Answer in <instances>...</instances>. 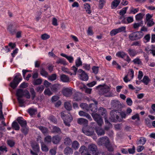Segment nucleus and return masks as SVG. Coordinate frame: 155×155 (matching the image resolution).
<instances>
[{
	"instance_id": "obj_1",
	"label": "nucleus",
	"mask_w": 155,
	"mask_h": 155,
	"mask_svg": "<svg viewBox=\"0 0 155 155\" xmlns=\"http://www.w3.org/2000/svg\"><path fill=\"white\" fill-rule=\"evenodd\" d=\"M68 112L63 111L61 113V117L63 120L66 126L69 127L70 123L72 120V117L71 115H68Z\"/></svg>"
},
{
	"instance_id": "obj_2",
	"label": "nucleus",
	"mask_w": 155,
	"mask_h": 155,
	"mask_svg": "<svg viewBox=\"0 0 155 155\" xmlns=\"http://www.w3.org/2000/svg\"><path fill=\"white\" fill-rule=\"evenodd\" d=\"M117 113H118V112L116 110H112L111 111V117L110 119L111 121L116 122L117 121L120 122L122 121V119L117 114Z\"/></svg>"
},
{
	"instance_id": "obj_3",
	"label": "nucleus",
	"mask_w": 155,
	"mask_h": 155,
	"mask_svg": "<svg viewBox=\"0 0 155 155\" xmlns=\"http://www.w3.org/2000/svg\"><path fill=\"white\" fill-rule=\"evenodd\" d=\"M21 76V74L19 73L15 76L13 81L10 84V86L12 88L15 89L17 86L19 82L22 79Z\"/></svg>"
},
{
	"instance_id": "obj_4",
	"label": "nucleus",
	"mask_w": 155,
	"mask_h": 155,
	"mask_svg": "<svg viewBox=\"0 0 155 155\" xmlns=\"http://www.w3.org/2000/svg\"><path fill=\"white\" fill-rule=\"evenodd\" d=\"M110 141L109 139L107 137H104L98 139L97 144L100 146H107L110 144Z\"/></svg>"
},
{
	"instance_id": "obj_5",
	"label": "nucleus",
	"mask_w": 155,
	"mask_h": 155,
	"mask_svg": "<svg viewBox=\"0 0 155 155\" xmlns=\"http://www.w3.org/2000/svg\"><path fill=\"white\" fill-rule=\"evenodd\" d=\"M116 55L118 57L121 58L129 63L131 61V59L129 56L125 52L123 51H120L117 52Z\"/></svg>"
},
{
	"instance_id": "obj_6",
	"label": "nucleus",
	"mask_w": 155,
	"mask_h": 155,
	"mask_svg": "<svg viewBox=\"0 0 155 155\" xmlns=\"http://www.w3.org/2000/svg\"><path fill=\"white\" fill-rule=\"evenodd\" d=\"M78 74L79 75V78L81 80L83 81H87L88 79L87 74L81 69H79L78 71Z\"/></svg>"
},
{
	"instance_id": "obj_7",
	"label": "nucleus",
	"mask_w": 155,
	"mask_h": 155,
	"mask_svg": "<svg viewBox=\"0 0 155 155\" xmlns=\"http://www.w3.org/2000/svg\"><path fill=\"white\" fill-rule=\"evenodd\" d=\"M129 72L127 75H126L124 78V81L127 83L130 81L134 77V71L132 69H130Z\"/></svg>"
},
{
	"instance_id": "obj_8",
	"label": "nucleus",
	"mask_w": 155,
	"mask_h": 155,
	"mask_svg": "<svg viewBox=\"0 0 155 155\" xmlns=\"http://www.w3.org/2000/svg\"><path fill=\"white\" fill-rule=\"evenodd\" d=\"M91 115L94 119V120L97 122V124L99 126H101L103 124V121L101 116L99 114L97 113L91 114Z\"/></svg>"
},
{
	"instance_id": "obj_9",
	"label": "nucleus",
	"mask_w": 155,
	"mask_h": 155,
	"mask_svg": "<svg viewBox=\"0 0 155 155\" xmlns=\"http://www.w3.org/2000/svg\"><path fill=\"white\" fill-rule=\"evenodd\" d=\"M82 131L86 135L89 136L92 135L94 134L93 129L91 127H83L82 129Z\"/></svg>"
},
{
	"instance_id": "obj_10",
	"label": "nucleus",
	"mask_w": 155,
	"mask_h": 155,
	"mask_svg": "<svg viewBox=\"0 0 155 155\" xmlns=\"http://www.w3.org/2000/svg\"><path fill=\"white\" fill-rule=\"evenodd\" d=\"M94 104H91L89 105L90 110L93 112H96L97 110V105L98 104L97 102L94 100H93Z\"/></svg>"
},
{
	"instance_id": "obj_11",
	"label": "nucleus",
	"mask_w": 155,
	"mask_h": 155,
	"mask_svg": "<svg viewBox=\"0 0 155 155\" xmlns=\"http://www.w3.org/2000/svg\"><path fill=\"white\" fill-rule=\"evenodd\" d=\"M62 92L63 95L66 97H69L72 94V91L71 89L68 87L64 89Z\"/></svg>"
},
{
	"instance_id": "obj_12",
	"label": "nucleus",
	"mask_w": 155,
	"mask_h": 155,
	"mask_svg": "<svg viewBox=\"0 0 155 155\" xmlns=\"http://www.w3.org/2000/svg\"><path fill=\"white\" fill-rule=\"evenodd\" d=\"M110 89L109 87H103L101 89V92L103 94H105L104 95L107 97H111L112 96L111 93L109 92L108 94H106L108 93L110 91Z\"/></svg>"
},
{
	"instance_id": "obj_13",
	"label": "nucleus",
	"mask_w": 155,
	"mask_h": 155,
	"mask_svg": "<svg viewBox=\"0 0 155 155\" xmlns=\"http://www.w3.org/2000/svg\"><path fill=\"white\" fill-rule=\"evenodd\" d=\"M112 106L114 108L117 110H120L121 107V104L119 101L116 100H113L112 101Z\"/></svg>"
},
{
	"instance_id": "obj_14",
	"label": "nucleus",
	"mask_w": 155,
	"mask_h": 155,
	"mask_svg": "<svg viewBox=\"0 0 155 155\" xmlns=\"http://www.w3.org/2000/svg\"><path fill=\"white\" fill-rule=\"evenodd\" d=\"M127 52L131 57H135L138 53L137 51L131 48H129L127 50Z\"/></svg>"
},
{
	"instance_id": "obj_15",
	"label": "nucleus",
	"mask_w": 155,
	"mask_h": 155,
	"mask_svg": "<svg viewBox=\"0 0 155 155\" xmlns=\"http://www.w3.org/2000/svg\"><path fill=\"white\" fill-rule=\"evenodd\" d=\"M17 120L21 127L27 125L26 121L21 117L17 118Z\"/></svg>"
},
{
	"instance_id": "obj_16",
	"label": "nucleus",
	"mask_w": 155,
	"mask_h": 155,
	"mask_svg": "<svg viewBox=\"0 0 155 155\" xmlns=\"http://www.w3.org/2000/svg\"><path fill=\"white\" fill-rule=\"evenodd\" d=\"M2 103L0 101V120H2V124L3 125V126H5L6 124L4 121V117L2 114Z\"/></svg>"
},
{
	"instance_id": "obj_17",
	"label": "nucleus",
	"mask_w": 155,
	"mask_h": 155,
	"mask_svg": "<svg viewBox=\"0 0 155 155\" xmlns=\"http://www.w3.org/2000/svg\"><path fill=\"white\" fill-rule=\"evenodd\" d=\"M88 149L89 151H91L93 154L97 150V148L95 144H91L89 146Z\"/></svg>"
},
{
	"instance_id": "obj_18",
	"label": "nucleus",
	"mask_w": 155,
	"mask_h": 155,
	"mask_svg": "<svg viewBox=\"0 0 155 155\" xmlns=\"http://www.w3.org/2000/svg\"><path fill=\"white\" fill-rule=\"evenodd\" d=\"M78 123L80 124L87 125L88 124V121L84 118H80L78 120Z\"/></svg>"
},
{
	"instance_id": "obj_19",
	"label": "nucleus",
	"mask_w": 155,
	"mask_h": 155,
	"mask_svg": "<svg viewBox=\"0 0 155 155\" xmlns=\"http://www.w3.org/2000/svg\"><path fill=\"white\" fill-rule=\"evenodd\" d=\"M60 78L61 81L64 82H68L69 81V78L67 76L62 74L60 75Z\"/></svg>"
},
{
	"instance_id": "obj_20",
	"label": "nucleus",
	"mask_w": 155,
	"mask_h": 155,
	"mask_svg": "<svg viewBox=\"0 0 155 155\" xmlns=\"http://www.w3.org/2000/svg\"><path fill=\"white\" fill-rule=\"evenodd\" d=\"M60 55L61 56L66 58L70 63L73 62L74 61V58L71 56H68L64 53H61Z\"/></svg>"
},
{
	"instance_id": "obj_21",
	"label": "nucleus",
	"mask_w": 155,
	"mask_h": 155,
	"mask_svg": "<svg viewBox=\"0 0 155 155\" xmlns=\"http://www.w3.org/2000/svg\"><path fill=\"white\" fill-rule=\"evenodd\" d=\"M146 51L152 54L153 56H155V46L152 45L150 48H148V49H146Z\"/></svg>"
},
{
	"instance_id": "obj_22",
	"label": "nucleus",
	"mask_w": 155,
	"mask_h": 155,
	"mask_svg": "<svg viewBox=\"0 0 155 155\" xmlns=\"http://www.w3.org/2000/svg\"><path fill=\"white\" fill-rule=\"evenodd\" d=\"M82 98V94L78 92L76 93L75 94L74 99L75 101H79Z\"/></svg>"
},
{
	"instance_id": "obj_23",
	"label": "nucleus",
	"mask_w": 155,
	"mask_h": 155,
	"mask_svg": "<svg viewBox=\"0 0 155 155\" xmlns=\"http://www.w3.org/2000/svg\"><path fill=\"white\" fill-rule=\"evenodd\" d=\"M24 90L20 89L17 90L16 95L18 97H22L24 96Z\"/></svg>"
},
{
	"instance_id": "obj_24",
	"label": "nucleus",
	"mask_w": 155,
	"mask_h": 155,
	"mask_svg": "<svg viewBox=\"0 0 155 155\" xmlns=\"http://www.w3.org/2000/svg\"><path fill=\"white\" fill-rule=\"evenodd\" d=\"M79 151L82 155H84L87 152V149L85 146H82L79 150Z\"/></svg>"
},
{
	"instance_id": "obj_25",
	"label": "nucleus",
	"mask_w": 155,
	"mask_h": 155,
	"mask_svg": "<svg viewBox=\"0 0 155 155\" xmlns=\"http://www.w3.org/2000/svg\"><path fill=\"white\" fill-rule=\"evenodd\" d=\"M61 140V138L58 136H55L53 137L52 142L54 144H57Z\"/></svg>"
},
{
	"instance_id": "obj_26",
	"label": "nucleus",
	"mask_w": 155,
	"mask_h": 155,
	"mask_svg": "<svg viewBox=\"0 0 155 155\" xmlns=\"http://www.w3.org/2000/svg\"><path fill=\"white\" fill-rule=\"evenodd\" d=\"M64 153L65 155H68L72 154L73 151L72 150L71 148L68 147L64 149Z\"/></svg>"
},
{
	"instance_id": "obj_27",
	"label": "nucleus",
	"mask_w": 155,
	"mask_h": 155,
	"mask_svg": "<svg viewBox=\"0 0 155 155\" xmlns=\"http://www.w3.org/2000/svg\"><path fill=\"white\" fill-rule=\"evenodd\" d=\"M120 0H114L111 3V7L112 8H116L120 2Z\"/></svg>"
},
{
	"instance_id": "obj_28",
	"label": "nucleus",
	"mask_w": 155,
	"mask_h": 155,
	"mask_svg": "<svg viewBox=\"0 0 155 155\" xmlns=\"http://www.w3.org/2000/svg\"><path fill=\"white\" fill-rule=\"evenodd\" d=\"M105 122L106 126L105 129L106 130H108L112 126L111 124L107 120V117L104 116Z\"/></svg>"
},
{
	"instance_id": "obj_29",
	"label": "nucleus",
	"mask_w": 155,
	"mask_h": 155,
	"mask_svg": "<svg viewBox=\"0 0 155 155\" xmlns=\"http://www.w3.org/2000/svg\"><path fill=\"white\" fill-rule=\"evenodd\" d=\"M96 130L97 134L99 136L103 135L105 134L104 130L100 128H97Z\"/></svg>"
},
{
	"instance_id": "obj_30",
	"label": "nucleus",
	"mask_w": 155,
	"mask_h": 155,
	"mask_svg": "<svg viewBox=\"0 0 155 155\" xmlns=\"http://www.w3.org/2000/svg\"><path fill=\"white\" fill-rule=\"evenodd\" d=\"M52 133L60 134L61 133V130L59 127L56 126H53Z\"/></svg>"
},
{
	"instance_id": "obj_31",
	"label": "nucleus",
	"mask_w": 155,
	"mask_h": 155,
	"mask_svg": "<svg viewBox=\"0 0 155 155\" xmlns=\"http://www.w3.org/2000/svg\"><path fill=\"white\" fill-rule=\"evenodd\" d=\"M134 64L138 65H141L142 64V62L141 60L138 57L134 59L132 61Z\"/></svg>"
},
{
	"instance_id": "obj_32",
	"label": "nucleus",
	"mask_w": 155,
	"mask_h": 155,
	"mask_svg": "<svg viewBox=\"0 0 155 155\" xmlns=\"http://www.w3.org/2000/svg\"><path fill=\"white\" fill-rule=\"evenodd\" d=\"M98 113L99 114H101L102 116L105 115V116L107 111L104 108L100 107L98 110Z\"/></svg>"
},
{
	"instance_id": "obj_33",
	"label": "nucleus",
	"mask_w": 155,
	"mask_h": 155,
	"mask_svg": "<svg viewBox=\"0 0 155 155\" xmlns=\"http://www.w3.org/2000/svg\"><path fill=\"white\" fill-rule=\"evenodd\" d=\"M141 81L143 82L145 85H147L150 81V80L148 76H144Z\"/></svg>"
},
{
	"instance_id": "obj_34",
	"label": "nucleus",
	"mask_w": 155,
	"mask_h": 155,
	"mask_svg": "<svg viewBox=\"0 0 155 155\" xmlns=\"http://www.w3.org/2000/svg\"><path fill=\"white\" fill-rule=\"evenodd\" d=\"M16 24L13 23L12 24L9 25L8 28V30L10 32V33L12 34H13L15 32V31L14 30L12 29L13 27Z\"/></svg>"
},
{
	"instance_id": "obj_35",
	"label": "nucleus",
	"mask_w": 155,
	"mask_h": 155,
	"mask_svg": "<svg viewBox=\"0 0 155 155\" xmlns=\"http://www.w3.org/2000/svg\"><path fill=\"white\" fill-rule=\"evenodd\" d=\"M12 127L15 130H19L20 127L18 124L15 121H14L12 124Z\"/></svg>"
},
{
	"instance_id": "obj_36",
	"label": "nucleus",
	"mask_w": 155,
	"mask_h": 155,
	"mask_svg": "<svg viewBox=\"0 0 155 155\" xmlns=\"http://www.w3.org/2000/svg\"><path fill=\"white\" fill-rule=\"evenodd\" d=\"M40 74L42 76L45 77H47L48 74V72L43 68H41L40 69Z\"/></svg>"
},
{
	"instance_id": "obj_37",
	"label": "nucleus",
	"mask_w": 155,
	"mask_h": 155,
	"mask_svg": "<svg viewBox=\"0 0 155 155\" xmlns=\"http://www.w3.org/2000/svg\"><path fill=\"white\" fill-rule=\"evenodd\" d=\"M60 85L58 84L53 85L51 87V90L54 92L57 91L60 89Z\"/></svg>"
},
{
	"instance_id": "obj_38",
	"label": "nucleus",
	"mask_w": 155,
	"mask_h": 155,
	"mask_svg": "<svg viewBox=\"0 0 155 155\" xmlns=\"http://www.w3.org/2000/svg\"><path fill=\"white\" fill-rule=\"evenodd\" d=\"M64 105L65 108L68 110H71L72 108L71 105L69 101L65 102L64 103Z\"/></svg>"
},
{
	"instance_id": "obj_39",
	"label": "nucleus",
	"mask_w": 155,
	"mask_h": 155,
	"mask_svg": "<svg viewBox=\"0 0 155 155\" xmlns=\"http://www.w3.org/2000/svg\"><path fill=\"white\" fill-rule=\"evenodd\" d=\"M144 15L143 13H140L137 14L135 16V18L137 21H141L143 19Z\"/></svg>"
},
{
	"instance_id": "obj_40",
	"label": "nucleus",
	"mask_w": 155,
	"mask_h": 155,
	"mask_svg": "<svg viewBox=\"0 0 155 155\" xmlns=\"http://www.w3.org/2000/svg\"><path fill=\"white\" fill-rule=\"evenodd\" d=\"M129 39L132 41L137 40L136 32H134L130 34L129 36Z\"/></svg>"
},
{
	"instance_id": "obj_41",
	"label": "nucleus",
	"mask_w": 155,
	"mask_h": 155,
	"mask_svg": "<svg viewBox=\"0 0 155 155\" xmlns=\"http://www.w3.org/2000/svg\"><path fill=\"white\" fill-rule=\"evenodd\" d=\"M31 146L34 151L37 152L39 151L40 148L39 145L38 144L36 143H35L33 144Z\"/></svg>"
},
{
	"instance_id": "obj_42",
	"label": "nucleus",
	"mask_w": 155,
	"mask_h": 155,
	"mask_svg": "<svg viewBox=\"0 0 155 155\" xmlns=\"http://www.w3.org/2000/svg\"><path fill=\"white\" fill-rule=\"evenodd\" d=\"M146 141V139L144 137H141L138 140L137 143L138 144L144 145Z\"/></svg>"
},
{
	"instance_id": "obj_43",
	"label": "nucleus",
	"mask_w": 155,
	"mask_h": 155,
	"mask_svg": "<svg viewBox=\"0 0 155 155\" xmlns=\"http://www.w3.org/2000/svg\"><path fill=\"white\" fill-rule=\"evenodd\" d=\"M21 132L25 135H27L28 131V128L27 125L22 127Z\"/></svg>"
},
{
	"instance_id": "obj_44",
	"label": "nucleus",
	"mask_w": 155,
	"mask_h": 155,
	"mask_svg": "<svg viewBox=\"0 0 155 155\" xmlns=\"http://www.w3.org/2000/svg\"><path fill=\"white\" fill-rule=\"evenodd\" d=\"M79 144L78 141H74L73 142L72 145V148L76 150L78 149L79 147Z\"/></svg>"
},
{
	"instance_id": "obj_45",
	"label": "nucleus",
	"mask_w": 155,
	"mask_h": 155,
	"mask_svg": "<svg viewBox=\"0 0 155 155\" xmlns=\"http://www.w3.org/2000/svg\"><path fill=\"white\" fill-rule=\"evenodd\" d=\"M84 8L87 13L90 14L91 12L90 10L91 7L90 5L87 3L84 4Z\"/></svg>"
},
{
	"instance_id": "obj_46",
	"label": "nucleus",
	"mask_w": 155,
	"mask_h": 155,
	"mask_svg": "<svg viewBox=\"0 0 155 155\" xmlns=\"http://www.w3.org/2000/svg\"><path fill=\"white\" fill-rule=\"evenodd\" d=\"M72 143V141L69 137H66L64 140V143L66 145H70Z\"/></svg>"
},
{
	"instance_id": "obj_47",
	"label": "nucleus",
	"mask_w": 155,
	"mask_h": 155,
	"mask_svg": "<svg viewBox=\"0 0 155 155\" xmlns=\"http://www.w3.org/2000/svg\"><path fill=\"white\" fill-rule=\"evenodd\" d=\"M143 24V21H141L140 22L138 23H135L133 25V27L135 29H137L140 26H142Z\"/></svg>"
},
{
	"instance_id": "obj_48",
	"label": "nucleus",
	"mask_w": 155,
	"mask_h": 155,
	"mask_svg": "<svg viewBox=\"0 0 155 155\" xmlns=\"http://www.w3.org/2000/svg\"><path fill=\"white\" fill-rule=\"evenodd\" d=\"M30 92L31 94L32 99H34L36 96V93L34 88L32 87L30 88Z\"/></svg>"
},
{
	"instance_id": "obj_49",
	"label": "nucleus",
	"mask_w": 155,
	"mask_h": 155,
	"mask_svg": "<svg viewBox=\"0 0 155 155\" xmlns=\"http://www.w3.org/2000/svg\"><path fill=\"white\" fill-rule=\"evenodd\" d=\"M75 64L76 66L77 67H79L82 65V62L80 57L78 58L76 60Z\"/></svg>"
},
{
	"instance_id": "obj_50",
	"label": "nucleus",
	"mask_w": 155,
	"mask_h": 155,
	"mask_svg": "<svg viewBox=\"0 0 155 155\" xmlns=\"http://www.w3.org/2000/svg\"><path fill=\"white\" fill-rule=\"evenodd\" d=\"M28 112L31 115H33L36 113L37 110L34 109L30 108L28 109Z\"/></svg>"
},
{
	"instance_id": "obj_51",
	"label": "nucleus",
	"mask_w": 155,
	"mask_h": 155,
	"mask_svg": "<svg viewBox=\"0 0 155 155\" xmlns=\"http://www.w3.org/2000/svg\"><path fill=\"white\" fill-rule=\"evenodd\" d=\"M139 11V8H134L133 7H131L130 8V13H132L133 14H135Z\"/></svg>"
},
{
	"instance_id": "obj_52",
	"label": "nucleus",
	"mask_w": 155,
	"mask_h": 155,
	"mask_svg": "<svg viewBox=\"0 0 155 155\" xmlns=\"http://www.w3.org/2000/svg\"><path fill=\"white\" fill-rule=\"evenodd\" d=\"M57 75L55 74H54L51 75V76H49L48 78L49 80L53 81L56 79Z\"/></svg>"
},
{
	"instance_id": "obj_53",
	"label": "nucleus",
	"mask_w": 155,
	"mask_h": 155,
	"mask_svg": "<svg viewBox=\"0 0 155 155\" xmlns=\"http://www.w3.org/2000/svg\"><path fill=\"white\" fill-rule=\"evenodd\" d=\"M147 25L148 27H151L155 24L153 19H151L150 20L147 21Z\"/></svg>"
},
{
	"instance_id": "obj_54",
	"label": "nucleus",
	"mask_w": 155,
	"mask_h": 155,
	"mask_svg": "<svg viewBox=\"0 0 155 155\" xmlns=\"http://www.w3.org/2000/svg\"><path fill=\"white\" fill-rule=\"evenodd\" d=\"M52 139L50 136H48L46 137L45 139V141L47 143H50Z\"/></svg>"
},
{
	"instance_id": "obj_55",
	"label": "nucleus",
	"mask_w": 155,
	"mask_h": 155,
	"mask_svg": "<svg viewBox=\"0 0 155 155\" xmlns=\"http://www.w3.org/2000/svg\"><path fill=\"white\" fill-rule=\"evenodd\" d=\"M17 100L20 104V106L23 107V106L24 103L25 102L24 100L22 99L21 97H18Z\"/></svg>"
},
{
	"instance_id": "obj_56",
	"label": "nucleus",
	"mask_w": 155,
	"mask_h": 155,
	"mask_svg": "<svg viewBox=\"0 0 155 155\" xmlns=\"http://www.w3.org/2000/svg\"><path fill=\"white\" fill-rule=\"evenodd\" d=\"M56 63L58 64H60L63 65H65L66 64V61L64 60L61 58H59L57 60Z\"/></svg>"
},
{
	"instance_id": "obj_57",
	"label": "nucleus",
	"mask_w": 155,
	"mask_h": 155,
	"mask_svg": "<svg viewBox=\"0 0 155 155\" xmlns=\"http://www.w3.org/2000/svg\"><path fill=\"white\" fill-rule=\"evenodd\" d=\"M136 33L137 39L142 38L143 35V34L142 31H137L136 32Z\"/></svg>"
},
{
	"instance_id": "obj_58",
	"label": "nucleus",
	"mask_w": 155,
	"mask_h": 155,
	"mask_svg": "<svg viewBox=\"0 0 155 155\" xmlns=\"http://www.w3.org/2000/svg\"><path fill=\"white\" fill-rule=\"evenodd\" d=\"M83 88L84 90L85 93L89 94H91L92 89L88 88L86 86H84Z\"/></svg>"
},
{
	"instance_id": "obj_59",
	"label": "nucleus",
	"mask_w": 155,
	"mask_h": 155,
	"mask_svg": "<svg viewBox=\"0 0 155 155\" xmlns=\"http://www.w3.org/2000/svg\"><path fill=\"white\" fill-rule=\"evenodd\" d=\"M118 33V32L117 28L112 30L110 32V35L111 36H112L115 35Z\"/></svg>"
},
{
	"instance_id": "obj_60",
	"label": "nucleus",
	"mask_w": 155,
	"mask_h": 155,
	"mask_svg": "<svg viewBox=\"0 0 155 155\" xmlns=\"http://www.w3.org/2000/svg\"><path fill=\"white\" fill-rule=\"evenodd\" d=\"M128 8V7H126L122 9L120 11L119 13L120 15H123L126 12Z\"/></svg>"
},
{
	"instance_id": "obj_61",
	"label": "nucleus",
	"mask_w": 155,
	"mask_h": 155,
	"mask_svg": "<svg viewBox=\"0 0 155 155\" xmlns=\"http://www.w3.org/2000/svg\"><path fill=\"white\" fill-rule=\"evenodd\" d=\"M43 134L46 133L47 132L48 130L47 128L43 126H39L38 127Z\"/></svg>"
},
{
	"instance_id": "obj_62",
	"label": "nucleus",
	"mask_w": 155,
	"mask_h": 155,
	"mask_svg": "<svg viewBox=\"0 0 155 155\" xmlns=\"http://www.w3.org/2000/svg\"><path fill=\"white\" fill-rule=\"evenodd\" d=\"M150 35L148 34L146 35L144 37V42L145 43L149 42L150 39Z\"/></svg>"
},
{
	"instance_id": "obj_63",
	"label": "nucleus",
	"mask_w": 155,
	"mask_h": 155,
	"mask_svg": "<svg viewBox=\"0 0 155 155\" xmlns=\"http://www.w3.org/2000/svg\"><path fill=\"white\" fill-rule=\"evenodd\" d=\"M50 37V35L46 33L42 34L41 35V38L43 40H47Z\"/></svg>"
},
{
	"instance_id": "obj_64",
	"label": "nucleus",
	"mask_w": 155,
	"mask_h": 155,
	"mask_svg": "<svg viewBox=\"0 0 155 155\" xmlns=\"http://www.w3.org/2000/svg\"><path fill=\"white\" fill-rule=\"evenodd\" d=\"M80 106L81 108L83 109H85L87 110L88 111V106L86 104L82 103L80 104Z\"/></svg>"
}]
</instances>
